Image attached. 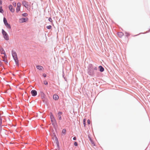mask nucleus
<instances>
[{
	"mask_svg": "<svg viewBox=\"0 0 150 150\" xmlns=\"http://www.w3.org/2000/svg\"><path fill=\"white\" fill-rule=\"evenodd\" d=\"M87 72L88 74L92 77H94L98 75L99 73L98 71L97 67L91 64H88L87 67Z\"/></svg>",
	"mask_w": 150,
	"mask_h": 150,
	"instance_id": "obj_1",
	"label": "nucleus"
},
{
	"mask_svg": "<svg viewBox=\"0 0 150 150\" xmlns=\"http://www.w3.org/2000/svg\"><path fill=\"white\" fill-rule=\"evenodd\" d=\"M11 52L12 56L15 61L16 65H19V61L16 52L13 50H12Z\"/></svg>",
	"mask_w": 150,
	"mask_h": 150,
	"instance_id": "obj_2",
	"label": "nucleus"
},
{
	"mask_svg": "<svg viewBox=\"0 0 150 150\" xmlns=\"http://www.w3.org/2000/svg\"><path fill=\"white\" fill-rule=\"evenodd\" d=\"M50 117L51 121L52 122V124L54 127L57 125L56 120L54 117L52 113H51L50 115Z\"/></svg>",
	"mask_w": 150,
	"mask_h": 150,
	"instance_id": "obj_3",
	"label": "nucleus"
},
{
	"mask_svg": "<svg viewBox=\"0 0 150 150\" xmlns=\"http://www.w3.org/2000/svg\"><path fill=\"white\" fill-rule=\"evenodd\" d=\"M1 31L4 39L6 40H9V38L7 33L3 29H2Z\"/></svg>",
	"mask_w": 150,
	"mask_h": 150,
	"instance_id": "obj_4",
	"label": "nucleus"
},
{
	"mask_svg": "<svg viewBox=\"0 0 150 150\" xmlns=\"http://www.w3.org/2000/svg\"><path fill=\"white\" fill-rule=\"evenodd\" d=\"M28 20V18H22L19 19V21L20 23H23L27 21Z\"/></svg>",
	"mask_w": 150,
	"mask_h": 150,
	"instance_id": "obj_5",
	"label": "nucleus"
},
{
	"mask_svg": "<svg viewBox=\"0 0 150 150\" xmlns=\"http://www.w3.org/2000/svg\"><path fill=\"white\" fill-rule=\"evenodd\" d=\"M62 112L59 111L57 114V117L58 118V120H62Z\"/></svg>",
	"mask_w": 150,
	"mask_h": 150,
	"instance_id": "obj_6",
	"label": "nucleus"
},
{
	"mask_svg": "<svg viewBox=\"0 0 150 150\" xmlns=\"http://www.w3.org/2000/svg\"><path fill=\"white\" fill-rule=\"evenodd\" d=\"M21 4L20 2L17 3V6L16 8V12L18 13L20 10Z\"/></svg>",
	"mask_w": 150,
	"mask_h": 150,
	"instance_id": "obj_7",
	"label": "nucleus"
},
{
	"mask_svg": "<svg viewBox=\"0 0 150 150\" xmlns=\"http://www.w3.org/2000/svg\"><path fill=\"white\" fill-rule=\"evenodd\" d=\"M40 94L42 99L44 101V100L46 99V95L43 92H41Z\"/></svg>",
	"mask_w": 150,
	"mask_h": 150,
	"instance_id": "obj_8",
	"label": "nucleus"
},
{
	"mask_svg": "<svg viewBox=\"0 0 150 150\" xmlns=\"http://www.w3.org/2000/svg\"><path fill=\"white\" fill-rule=\"evenodd\" d=\"M31 93L33 96H36L37 94V92L35 90H32L31 91Z\"/></svg>",
	"mask_w": 150,
	"mask_h": 150,
	"instance_id": "obj_9",
	"label": "nucleus"
},
{
	"mask_svg": "<svg viewBox=\"0 0 150 150\" xmlns=\"http://www.w3.org/2000/svg\"><path fill=\"white\" fill-rule=\"evenodd\" d=\"M22 4L25 8H27L28 5V2L25 1H23L22 2Z\"/></svg>",
	"mask_w": 150,
	"mask_h": 150,
	"instance_id": "obj_10",
	"label": "nucleus"
},
{
	"mask_svg": "<svg viewBox=\"0 0 150 150\" xmlns=\"http://www.w3.org/2000/svg\"><path fill=\"white\" fill-rule=\"evenodd\" d=\"M8 8L10 10L11 12H14L15 11V9L14 8H13V7L10 4L9 5Z\"/></svg>",
	"mask_w": 150,
	"mask_h": 150,
	"instance_id": "obj_11",
	"label": "nucleus"
},
{
	"mask_svg": "<svg viewBox=\"0 0 150 150\" xmlns=\"http://www.w3.org/2000/svg\"><path fill=\"white\" fill-rule=\"evenodd\" d=\"M98 68L99 69V71L100 72H103L104 70V68L101 65L99 66L98 67Z\"/></svg>",
	"mask_w": 150,
	"mask_h": 150,
	"instance_id": "obj_12",
	"label": "nucleus"
},
{
	"mask_svg": "<svg viewBox=\"0 0 150 150\" xmlns=\"http://www.w3.org/2000/svg\"><path fill=\"white\" fill-rule=\"evenodd\" d=\"M59 98V96L56 94H54L53 96V99L55 100H57Z\"/></svg>",
	"mask_w": 150,
	"mask_h": 150,
	"instance_id": "obj_13",
	"label": "nucleus"
},
{
	"mask_svg": "<svg viewBox=\"0 0 150 150\" xmlns=\"http://www.w3.org/2000/svg\"><path fill=\"white\" fill-rule=\"evenodd\" d=\"M55 140L56 142V144L57 145V146H59V141L58 140L57 138V137L55 135Z\"/></svg>",
	"mask_w": 150,
	"mask_h": 150,
	"instance_id": "obj_14",
	"label": "nucleus"
},
{
	"mask_svg": "<svg viewBox=\"0 0 150 150\" xmlns=\"http://www.w3.org/2000/svg\"><path fill=\"white\" fill-rule=\"evenodd\" d=\"M36 68L40 70H42L43 68L42 67L39 65H37L36 66Z\"/></svg>",
	"mask_w": 150,
	"mask_h": 150,
	"instance_id": "obj_15",
	"label": "nucleus"
},
{
	"mask_svg": "<svg viewBox=\"0 0 150 150\" xmlns=\"http://www.w3.org/2000/svg\"><path fill=\"white\" fill-rule=\"evenodd\" d=\"M1 112H3L1 111H0V126H1V125L2 123V119L1 117Z\"/></svg>",
	"mask_w": 150,
	"mask_h": 150,
	"instance_id": "obj_16",
	"label": "nucleus"
},
{
	"mask_svg": "<svg viewBox=\"0 0 150 150\" xmlns=\"http://www.w3.org/2000/svg\"><path fill=\"white\" fill-rule=\"evenodd\" d=\"M0 51L1 54L4 53L5 54V51L2 47H0Z\"/></svg>",
	"mask_w": 150,
	"mask_h": 150,
	"instance_id": "obj_17",
	"label": "nucleus"
},
{
	"mask_svg": "<svg viewBox=\"0 0 150 150\" xmlns=\"http://www.w3.org/2000/svg\"><path fill=\"white\" fill-rule=\"evenodd\" d=\"M5 25L7 28L9 29H11V25L7 23L5 24Z\"/></svg>",
	"mask_w": 150,
	"mask_h": 150,
	"instance_id": "obj_18",
	"label": "nucleus"
},
{
	"mask_svg": "<svg viewBox=\"0 0 150 150\" xmlns=\"http://www.w3.org/2000/svg\"><path fill=\"white\" fill-rule=\"evenodd\" d=\"M123 35V33L122 32H118V35L120 38L122 37Z\"/></svg>",
	"mask_w": 150,
	"mask_h": 150,
	"instance_id": "obj_19",
	"label": "nucleus"
},
{
	"mask_svg": "<svg viewBox=\"0 0 150 150\" xmlns=\"http://www.w3.org/2000/svg\"><path fill=\"white\" fill-rule=\"evenodd\" d=\"M3 21L5 25L8 23L6 18L4 17L3 18Z\"/></svg>",
	"mask_w": 150,
	"mask_h": 150,
	"instance_id": "obj_20",
	"label": "nucleus"
},
{
	"mask_svg": "<svg viewBox=\"0 0 150 150\" xmlns=\"http://www.w3.org/2000/svg\"><path fill=\"white\" fill-rule=\"evenodd\" d=\"M4 10L2 9V6H0V13H4Z\"/></svg>",
	"mask_w": 150,
	"mask_h": 150,
	"instance_id": "obj_21",
	"label": "nucleus"
},
{
	"mask_svg": "<svg viewBox=\"0 0 150 150\" xmlns=\"http://www.w3.org/2000/svg\"><path fill=\"white\" fill-rule=\"evenodd\" d=\"M66 130L65 129H63L62 131V133L64 134H66Z\"/></svg>",
	"mask_w": 150,
	"mask_h": 150,
	"instance_id": "obj_22",
	"label": "nucleus"
},
{
	"mask_svg": "<svg viewBox=\"0 0 150 150\" xmlns=\"http://www.w3.org/2000/svg\"><path fill=\"white\" fill-rule=\"evenodd\" d=\"M22 15L23 17H25L27 16H28V14L27 13H22Z\"/></svg>",
	"mask_w": 150,
	"mask_h": 150,
	"instance_id": "obj_23",
	"label": "nucleus"
},
{
	"mask_svg": "<svg viewBox=\"0 0 150 150\" xmlns=\"http://www.w3.org/2000/svg\"><path fill=\"white\" fill-rule=\"evenodd\" d=\"M86 119L84 118L83 119V124L84 125V126L85 127L86 126Z\"/></svg>",
	"mask_w": 150,
	"mask_h": 150,
	"instance_id": "obj_24",
	"label": "nucleus"
},
{
	"mask_svg": "<svg viewBox=\"0 0 150 150\" xmlns=\"http://www.w3.org/2000/svg\"><path fill=\"white\" fill-rule=\"evenodd\" d=\"M62 76H63V77L64 78V79L65 80V81H67V79L66 78V77H65V75L64 74V73L63 71V72Z\"/></svg>",
	"mask_w": 150,
	"mask_h": 150,
	"instance_id": "obj_25",
	"label": "nucleus"
},
{
	"mask_svg": "<svg viewBox=\"0 0 150 150\" xmlns=\"http://www.w3.org/2000/svg\"><path fill=\"white\" fill-rule=\"evenodd\" d=\"M43 83L45 85H47L48 84V82L46 80L43 81Z\"/></svg>",
	"mask_w": 150,
	"mask_h": 150,
	"instance_id": "obj_26",
	"label": "nucleus"
},
{
	"mask_svg": "<svg viewBox=\"0 0 150 150\" xmlns=\"http://www.w3.org/2000/svg\"><path fill=\"white\" fill-rule=\"evenodd\" d=\"M47 28L48 29H50L52 28V26L51 25H49L47 26Z\"/></svg>",
	"mask_w": 150,
	"mask_h": 150,
	"instance_id": "obj_27",
	"label": "nucleus"
},
{
	"mask_svg": "<svg viewBox=\"0 0 150 150\" xmlns=\"http://www.w3.org/2000/svg\"><path fill=\"white\" fill-rule=\"evenodd\" d=\"M74 145L75 146H78V143L77 142H75L74 143Z\"/></svg>",
	"mask_w": 150,
	"mask_h": 150,
	"instance_id": "obj_28",
	"label": "nucleus"
},
{
	"mask_svg": "<svg viewBox=\"0 0 150 150\" xmlns=\"http://www.w3.org/2000/svg\"><path fill=\"white\" fill-rule=\"evenodd\" d=\"M48 21L51 22H52V18L51 17L49 18L48 19Z\"/></svg>",
	"mask_w": 150,
	"mask_h": 150,
	"instance_id": "obj_29",
	"label": "nucleus"
},
{
	"mask_svg": "<svg viewBox=\"0 0 150 150\" xmlns=\"http://www.w3.org/2000/svg\"><path fill=\"white\" fill-rule=\"evenodd\" d=\"M125 34L126 35V36H127L128 37L129 36V34L128 33H127V32L125 33Z\"/></svg>",
	"mask_w": 150,
	"mask_h": 150,
	"instance_id": "obj_30",
	"label": "nucleus"
},
{
	"mask_svg": "<svg viewBox=\"0 0 150 150\" xmlns=\"http://www.w3.org/2000/svg\"><path fill=\"white\" fill-rule=\"evenodd\" d=\"M3 61H4L5 62L6 64H7V63H8V61H7L6 59H4L3 60Z\"/></svg>",
	"mask_w": 150,
	"mask_h": 150,
	"instance_id": "obj_31",
	"label": "nucleus"
},
{
	"mask_svg": "<svg viewBox=\"0 0 150 150\" xmlns=\"http://www.w3.org/2000/svg\"><path fill=\"white\" fill-rule=\"evenodd\" d=\"M87 123L88 125H90V121L88 119L87 120Z\"/></svg>",
	"mask_w": 150,
	"mask_h": 150,
	"instance_id": "obj_32",
	"label": "nucleus"
},
{
	"mask_svg": "<svg viewBox=\"0 0 150 150\" xmlns=\"http://www.w3.org/2000/svg\"><path fill=\"white\" fill-rule=\"evenodd\" d=\"M42 76L44 77H46L47 76L46 74H45V73L43 74Z\"/></svg>",
	"mask_w": 150,
	"mask_h": 150,
	"instance_id": "obj_33",
	"label": "nucleus"
},
{
	"mask_svg": "<svg viewBox=\"0 0 150 150\" xmlns=\"http://www.w3.org/2000/svg\"><path fill=\"white\" fill-rule=\"evenodd\" d=\"M13 4L14 6H16V4L15 2H13Z\"/></svg>",
	"mask_w": 150,
	"mask_h": 150,
	"instance_id": "obj_34",
	"label": "nucleus"
},
{
	"mask_svg": "<svg viewBox=\"0 0 150 150\" xmlns=\"http://www.w3.org/2000/svg\"><path fill=\"white\" fill-rule=\"evenodd\" d=\"M89 140L92 143V144H93V142L91 138H89Z\"/></svg>",
	"mask_w": 150,
	"mask_h": 150,
	"instance_id": "obj_35",
	"label": "nucleus"
},
{
	"mask_svg": "<svg viewBox=\"0 0 150 150\" xmlns=\"http://www.w3.org/2000/svg\"><path fill=\"white\" fill-rule=\"evenodd\" d=\"M2 54H4V56L5 58H7V56H6V54L5 53H5Z\"/></svg>",
	"mask_w": 150,
	"mask_h": 150,
	"instance_id": "obj_36",
	"label": "nucleus"
},
{
	"mask_svg": "<svg viewBox=\"0 0 150 150\" xmlns=\"http://www.w3.org/2000/svg\"><path fill=\"white\" fill-rule=\"evenodd\" d=\"M73 139L74 140H76V137H74L73 138Z\"/></svg>",
	"mask_w": 150,
	"mask_h": 150,
	"instance_id": "obj_37",
	"label": "nucleus"
},
{
	"mask_svg": "<svg viewBox=\"0 0 150 150\" xmlns=\"http://www.w3.org/2000/svg\"><path fill=\"white\" fill-rule=\"evenodd\" d=\"M2 1L1 0H0V6L2 4Z\"/></svg>",
	"mask_w": 150,
	"mask_h": 150,
	"instance_id": "obj_38",
	"label": "nucleus"
},
{
	"mask_svg": "<svg viewBox=\"0 0 150 150\" xmlns=\"http://www.w3.org/2000/svg\"><path fill=\"white\" fill-rule=\"evenodd\" d=\"M0 66H2V63H1V62H0Z\"/></svg>",
	"mask_w": 150,
	"mask_h": 150,
	"instance_id": "obj_39",
	"label": "nucleus"
},
{
	"mask_svg": "<svg viewBox=\"0 0 150 150\" xmlns=\"http://www.w3.org/2000/svg\"><path fill=\"white\" fill-rule=\"evenodd\" d=\"M150 31V30H149V31H148V32H147V33H148V32H149Z\"/></svg>",
	"mask_w": 150,
	"mask_h": 150,
	"instance_id": "obj_40",
	"label": "nucleus"
},
{
	"mask_svg": "<svg viewBox=\"0 0 150 150\" xmlns=\"http://www.w3.org/2000/svg\"><path fill=\"white\" fill-rule=\"evenodd\" d=\"M2 129V128H1V126H0V129Z\"/></svg>",
	"mask_w": 150,
	"mask_h": 150,
	"instance_id": "obj_41",
	"label": "nucleus"
},
{
	"mask_svg": "<svg viewBox=\"0 0 150 150\" xmlns=\"http://www.w3.org/2000/svg\"><path fill=\"white\" fill-rule=\"evenodd\" d=\"M10 1H12V0H10Z\"/></svg>",
	"mask_w": 150,
	"mask_h": 150,
	"instance_id": "obj_42",
	"label": "nucleus"
}]
</instances>
